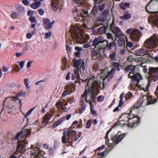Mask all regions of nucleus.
Instances as JSON below:
<instances>
[{
    "instance_id": "obj_1",
    "label": "nucleus",
    "mask_w": 158,
    "mask_h": 158,
    "mask_svg": "<svg viewBox=\"0 0 158 158\" xmlns=\"http://www.w3.org/2000/svg\"><path fill=\"white\" fill-rule=\"evenodd\" d=\"M143 45L145 48H140L135 50L136 55L143 56L150 52L154 51L156 52V50H158L157 47L158 46V35L153 34L152 36L145 41Z\"/></svg>"
},
{
    "instance_id": "obj_2",
    "label": "nucleus",
    "mask_w": 158,
    "mask_h": 158,
    "mask_svg": "<svg viewBox=\"0 0 158 158\" xmlns=\"http://www.w3.org/2000/svg\"><path fill=\"white\" fill-rule=\"evenodd\" d=\"M136 69L135 66L130 64L124 68V70L126 72L131 70L128 75V77L129 78L131 79V83L136 81V86L139 88H141V85L139 83L140 81L143 80V78L141 74L138 71H136Z\"/></svg>"
},
{
    "instance_id": "obj_3",
    "label": "nucleus",
    "mask_w": 158,
    "mask_h": 158,
    "mask_svg": "<svg viewBox=\"0 0 158 158\" xmlns=\"http://www.w3.org/2000/svg\"><path fill=\"white\" fill-rule=\"evenodd\" d=\"M101 84L102 81H101L96 79L94 80L91 86L89 87L88 91V93L91 94V99L88 100L86 98L85 101L89 103V105L90 102L91 103H96V97L100 93V91L99 89L101 88Z\"/></svg>"
},
{
    "instance_id": "obj_4",
    "label": "nucleus",
    "mask_w": 158,
    "mask_h": 158,
    "mask_svg": "<svg viewBox=\"0 0 158 158\" xmlns=\"http://www.w3.org/2000/svg\"><path fill=\"white\" fill-rule=\"evenodd\" d=\"M148 70V73L149 76L148 80L149 82L146 86V89L145 90L144 88H143V89L144 91H146L148 89L150 85V79H152L154 81H156L158 80V67H150Z\"/></svg>"
},
{
    "instance_id": "obj_5",
    "label": "nucleus",
    "mask_w": 158,
    "mask_h": 158,
    "mask_svg": "<svg viewBox=\"0 0 158 158\" xmlns=\"http://www.w3.org/2000/svg\"><path fill=\"white\" fill-rule=\"evenodd\" d=\"M153 0H151L148 4L146 6L145 9L146 11L148 13L151 14L150 16V19L148 20L149 22L152 24L153 27L158 26V11H150L148 10L147 9V7L151 3Z\"/></svg>"
},
{
    "instance_id": "obj_6",
    "label": "nucleus",
    "mask_w": 158,
    "mask_h": 158,
    "mask_svg": "<svg viewBox=\"0 0 158 158\" xmlns=\"http://www.w3.org/2000/svg\"><path fill=\"white\" fill-rule=\"evenodd\" d=\"M155 94L156 96V99H155L154 97L151 95L143 96V97L142 103H144L146 105H148L151 104H153L156 102L157 98H158V85L156 86V90L155 92Z\"/></svg>"
},
{
    "instance_id": "obj_7",
    "label": "nucleus",
    "mask_w": 158,
    "mask_h": 158,
    "mask_svg": "<svg viewBox=\"0 0 158 158\" xmlns=\"http://www.w3.org/2000/svg\"><path fill=\"white\" fill-rule=\"evenodd\" d=\"M17 145L14 154L19 155V157L22 156L24 153L23 149L25 147L26 142L22 140H18L17 142Z\"/></svg>"
},
{
    "instance_id": "obj_8",
    "label": "nucleus",
    "mask_w": 158,
    "mask_h": 158,
    "mask_svg": "<svg viewBox=\"0 0 158 158\" xmlns=\"http://www.w3.org/2000/svg\"><path fill=\"white\" fill-rule=\"evenodd\" d=\"M106 41V44L104 46H101L100 47V49H102L104 50H106L108 51H110L112 49L114 50H116L117 46L114 40L111 41L110 42L109 41L105 40Z\"/></svg>"
},
{
    "instance_id": "obj_9",
    "label": "nucleus",
    "mask_w": 158,
    "mask_h": 158,
    "mask_svg": "<svg viewBox=\"0 0 158 158\" xmlns=\"http://www.w3.org/2000/svg\"><path fill=\"white\" fill-rule=\"evenodd\" d=\"M115 25L114 21V19H113L111 24L109 27V30L112 31L115 35V36L117 37L122 36V32L120 29L118 27H115L114 29L113 28V27Z\"/></svg>"
},
{
    "instance_id": "obj_10",
    "label": "nucleus",
    "mask_w": 158,
    "mask_h": 158,
    "mask_svg": "<svg viewBox=\"0 0 158 158\" xmlns=\"http://www.w3.org/2000/svg\"><path fill=\"white\" fill-rule=\"evenodd\" d=\"M131 120L127 121L128 127H136L138 126L140 122V118L139 117L135 116L132 117Z\"/></svg>"
},
{
    "instance_id": "obj_11",
    "label": "nucleus",
    "mask_w": 158,
    "mask_h": 158,
    "mask_svg": "<svg viewBox=\"0 0 158 158\" xmlns=\"http://www.w3.org/2000/svg\"><path fill=\"white\" fill-rule=\"evenodd\" d=\"M105 41H106L105 40L104 38L102 36H99L98 37H96L93 40H92V46L95 47V48L98 46L99 47L100 46H101L100 45V44L103 43Z\"/></svg>"
},
{
    "instance_id": "obj_12",
    "label": "nucleus",
    "mask_w": 158,
    "mask_h": 158,
    "mask_svg": "<svg viewBox=\"0 0 158 158\" xmlns=\"http://www.w3.org/2000/svg\"><path fill=\"white\" fill-rule=\"evenodd\" d=\"M125 136V134L122 133L120 135L117 134L115 136L112 137L111 139L113 141L114 143L117 144L123 139Z\"/></svg>"
},
{
    "instance_id": "obj_13",
    "label": "nucleus",
    "mask_w": 158,
    "mask_h": 158,
    "mask_svg": "<svg viewBox=\"0 0 158 158\" xmlns=\"http://www.w3.org/2000/svg\"><path fill=\"white\" fill-rule=\"evenodd\" d=\"M77 30L76 27L74 26L72 27L70 30V32L71 33V37L72 39L75 41H79L81 39V37L77 33Z\"/></svg>"
},
{
    "instance_id": "obj_14",
    "label": "nucleus",
    "mask_w": 158,
    "mask_h": 158,
    "mask_svg": "<svg viewBox=\"0 0 158 158\" xmlns=\"http://www.w3.org/2000/svg\"><path fill=\"white\" fill-rule=\"evenodd\" d=\"M44 23L43 26L44 28L46 30H49L52 27V25L55 23L53 21L50 23V20L48 18H44L43 19Z\"/></svg>"
},
{
    "instance_id": "obj_15",
    "label": "nucleus",
    "mask_w": 158,
    "mask_h": 158,
    "mask_svg": "<svg viewBox=\"0 0 158 158\" xmlns=\"http://www.w3.org/2000/svg\"><path fill=\"white\" fill-rule=\"evenodd\" d=\"M140 32L138 29H134L131 32L130 35L131 38L135 41H137L140 37Z\"/></svg>"
},
{
    "instance_id": "obj_16",
    "label": "nucleus",
    "mask_w": 158,
    "mask_h": 158,
    "mask_svg": "<svg viewBox=\"0 0 158 158\" xmlns=\"http://www.w3.org/2000/svg\"><path fill=\"white\" fill-rule=\"evenodd\" d=\"M53 116V115L49 113H47L43 118L42 126L44 127L48 124L49 121Z\"/></svg>"
},
{
    "instance_id": "obj_17",
    "label": "nucleus",
    "mask_w": 158,
    "mask_h": 158,
    "mask_svg": "<svg viewBox=\"0 0 158 158\" xmlns=\"http://www.w3.org/2000/svg\"><path fill=\"white\" fill-rule=\"evenodd\" d=\"M101 46H100L98 48V49L96 50H95V48H94L91 51V56H92V58L93 59L96 60L98 59L100 56V50L102 49H100V47Z\"/></svg>"
},
{
    "instance_id": "obj_18",
    "label": "nucleus",
    "mask_w": 158,
    "mask_h": 158,
    "mask_svg": "<svg viewBox=\"0 0 158 158\" xmlns=\"http://www.w3.org/2000/svg\"><path fill=\"white\" fill-rule=\"evenodd\" d=\"M115 71L116 70L114 68H112L109 72H108L107 75L102 78L103 80H104L106 78L110 79L112 78L114 76Z\"/></svg>"
},
{
    "instance_id": "obj_19",
    "label": "nucleus",
    "mask_w": 158,
    "mask_h": 158,
    "mask_svg": "<svg viewBox=\"0 0 158 158\" xmlns=\"http://www.w3.org/2000/svg\"><path fill=\"white\" fill-rule=\"evenodd\" d=\"M122 39H120L118 41V46L122 47L123 45L124 46L125 42L127 40V38L125 35H122Z\"/></svg>"
},
{
    "instance_id": "obj_20",
    "label": "nucleus",
    "mask_w": 158,
    "mask_h": 158,
    "mask_svg": "<svg viewBox=\"0 0 158 158\" xmlns=\"http://www.w3.org/2000/svg\"><path fill=\"white\" fill-rule=\"evenodd\" d=\"M60 5L57 1L56 0L53 1L51 4L52 9L54 11H57L60 7Z\"/></svg>"
},
{
    "instance_id": "obj_21",
    "label": "nucleus",
    "mask_w": 158,
    "mask_h": 158,
    "mask_svg": "<svg viewBox=\"0 0 158 158\" xmlns=\"http://www.w3.org/2000/svg\"><path fill=\"white\" fill-rule=\"evenodd\" d=\"M84 62V60L81 59L76 60L73 63V66L76 69H79V65H81Z\"/></svg>"
},
{
    "instance_id": "obj_22",
    "label": "nucleus",
    "mask_w": 158,
    "mask_h": 158,
    "mask_svg": "<svg viewBox=\"0 0 158 158\" xmlns=\"http://www.w3.org/2000/svg\"><path fill=\"white\" fill-rule=\"evenodd\" d=\"M76 134V132L73 130H70L68 131L67 133L68 135L67 140L68 141H69V140L72 139Z\"/></svg>"
},
{
    "instance_id": "obj_23",
    "label": "nucleus",
    "mask_w": 158,
    "mask_h": 158,
    "mask_svg": "<svg viewBox=\"0 0 158 158\" xmlns=\"http://www.w3.org/2000/svg\"><path fill=\"white\" fill-rule=\"evenodd\" d=\"M21 130H23V133L24 137H25L26 138L30 136L31 132L30 129L25 128V127H23L22 128Z\"/></svg>"
},
{
    "instance_id": "obj_24",
    "label": "nucleus",
    "mask_w": 158,
    "mask_h": 158,
    "mask_svg": "<svg viewBox=\"0 0 158 158\" xmlns=\"http://www.w3.org/2000/svg\"><path fill=\"white\" fill-rule=\"evenodd\" d=\"M66 117L63 116L59 119L57 121L54 123L52 125V127L53 128H55L60 124L65 119Z\"/></svg>"
},
{
    "instance_id": "obj_25",
    "label": "nucleus",
    "mask_w": 158,
    "mask_h": 158,
    "mask_svg": "<svg viewBox=\"0 0 158 158\" xmlns=\"http://www.w3.org/2000/svg\"><path fill=\"white\" fill-rule=\"evenodd\" d=\"M66 117L63 116L59 119L57 121L54 123L52 125V127L53 128H55L60 124L65 119Z\"/></svg>"
},
{
    "instance_id": "obj_26",
    "label": "nucleus",
    "mask_w": 158,
    "mask_h": 158,
    "mask_svg": "<svg viewBox=\"0 0 158 158\" xmlns=\"http://www.w3.org/2000/svg\"><path fill=\"white\" fill-rule=\"evenodd\" d=\"M41 2L40 1H38L35 0L33 3L31 4L30 6L33 9H36L38 8Z\"/></svg>"
},
{
    "instance_id": "obj_27",
    "label": "nucleus",
    "mask_w": 158,
    "mask_h": 158,
    "mask_svg": "<svg viewBox=\"0 0 158 158\" xmlns=\"http://www.w3.org/2000/svg\"><path fill=\"white\" fill-rule=\"evenodd\" d=\"M131 17L128 11H125L124 12L123 16H121L120 17L119 19H127Z\"/></svg>"
},
{
    "instance_id": "obj_28",
    "label": "nucleus",
    "mask_w": 158,
    "mask_h": 158,
    "mask_svg": "<svg viewBox=\"0 0 158 158\" xmlns=\"http://www.w3.org/2000/svg\"><path fill=\"white\" fill-rule=\"evenodd\" d=\"M23 133V130H21L16 134L15 138V139H22L23 137H24Z\"/></svg>"
},
{
    "instance_id": "obj_29",
    "label": "nucleus",
    "mask_w": 158,
    "mask_h": 158,
    "mask_svg": "<svg viewBox=\"0 0 158 158\" xmlns=\"http://www.w3.org/2000/svg\"><path fill=\"white\" fill-rule=\"evenodd\" d=\"M61 60L62 64V65L61 68L62 69L64 70L66 69L67 67V60L66 58L64 57Z\"/></svg>"
},
{
    "instance_id": "obj_30",
    "label": "nucleus",
    "mask_w": 158,
    "mask_h": 158,
    "mask_svg": "<svg viewBox=\"0 0 158 158\" xmlns=\"http://www.w3.org/2000/svg\"><path fill=\"white\" fill-rule=\"evenodd\" d=\"M130 4L129 3L125 2L124 3H122L120 4V7L121 9L123 10H125L126 8L130 7Z\"/></svg>"
},
{
    "instance_id": "obj_31",
    "label": "nucleus",
    "mask_w": 158,
    "mask_h": 158,
    "mask_svg": "<svg viewBox=\"0 0 158 158\" xmlns=\"http://www.w3.org/2000/svg\"><path fill=\"white\" fill-rule=\"evenodd\" d=\"M16 9L19 13H23L24 12V7L19 5H18L16 6Z\"/></svg>"
},
{
    "instance_id": "obj_32",
    "label": "nucleus",
    "mask_w": 158,
    "mask_h": 158,
    "mask_svg": "<svg viewBox=\"0 0 158 158\" xmlns=\"http://www.w3.org/2000/svg\"><path fill=\"white\" fill-rule=\"evenodd\" d=\"M111 65L112 67L116 68L118 71H119L120 70V65L118 63L112 62L111 63Z\"/></svg>"
},
{
    "instance_id": "obj_33",
    "label": "nucleus",
    "mask_w": 158,
    "mask_h": 158,
    "mask_svg": "<svg viewBox=\"0 0 158 158\" xmlns=\"http://www.w3.org/2000/svg\"><path fill=\"white\" fill-rule=\"evenodd\" d=\"M109 13V10H105L102 12L100 15V16L103 19L106 18L107 15Z\"/></svg>"
},
{
    "instance_id": "obj_34",
    "label": "nucleus",
    "mask_w": 158,
    "mask_h": 158,
    "mask_svg": "<svg viewBox=\"0 0 158 158\" xmlns=\"http://www.w3.org/2000/svg\"><path fill=\"white\" fill-rule=\"evenodd\" d=\"M23 50L21 51V52L27 51L29 45L28 42H25L23 44Z\"/></svg>"
},
{
    "instance_id": "obj_35",
    "label": "nucleus",
    "mask_w": 158,
    "mask_h": 158,
    "mask_svg": "<svg viewBox=\"0 0 158 158\" xmlns=\"http://www.w3.org/2000/svg\"><path fill=\"white\" fill-rule=\"evenodd\" d=\"M94 105H93V103L91 102L90 103V108L91 114H92L96 115V111L94 110Z\"/></svg>"
},
{
    "instance_id": "obj_36",
    "label": "nucleus",
    "mask_w": 158,
    "mask_h": 158,
    "mask_svg": "<svg viewBox=\"0 0 158 158\" xmlns=\"http://www.w3.org/2000/svg\"><path fill=\"white\" fill-rule=\"evenodd\" d=\"M81 134L80 133H79L77 135H76L75 137V138L74 139H72L71 142H70L69 141H68V143H69L70 144V143H73V142H76L77 141L78 139L81 136Z\"/></svg>"
},
{
    "instance_id": "obj_37",
    "label": "nucleus",
    "mask_w": 158,
    "mask_h": 158,
    "mask_svg": "<svg viewBox=\"0 0 158 158\" xmlns=\"http://www.w3.org/2000/svg\"><path fill=\"white\" fill-rule=\"evenodd\" d=\"M107 29V28L106 27H102L98 29V31L99 33H105L106 30Z\"/></svg>"
},
{
    "instance_id": "obj_38",
    "label": "nucleus",
    "mask_w": 158,
    "mask_h": 158,
    "mask_svg": "<svg viewBox=\"0 0 158 158\" xmlns=\"http://www.w3.org/2000/svg\"><path fill=\"white\" fill-rule=\"evenodd\" d=\"M142 104H144V103H142V102H137L135 104H134V105L133 107H132L131 110H133L134 109L136 108H138L139 107H140L141 105H142Z\"/></svg>"
},
{
    "instance_id": "obj_39",
    "label": "nucleus",
    "mask_w": 158,
    "mask_h": 158,
    "mask_svg": "<svg viewBox=\"0 0 158 158\" xmlns=\"http://www.w3.org/2000/svg\"><path fill=\"white\" fill-rule=\"evenodd\" d=\"M116 50H114L112 53H110L109 55V58L111 59V60H114L115 59Z\"/></svg>"
},
{
    "instance_id": "obj_40",
    "label": "nucleus",
    "mask_w": 158,
    "mask_h": 158,
    "mask_svg": "<svg viewBox=\"0 0 158 158\" xmlns=\"http://www.w3.org/2000/svg\"><path fill=\"white\" fill-rule=\"evenodd\" d=\"M98 12L97 7L95 5H94L91 11V13L93 15H94L97 13Z\"/></svg>"
},
{
    "instance_id": "obj_41",
    "label": "nucleus",
    "mask_w": 158,
    "mask_h": 158,
    "mask_svg": "<svg viewBox=\"0 0 158 158\" xmlns=\"http://www.w3.org/2000/svg\"><path fill=\"white\" fill-rule=\"evenodd\" d=\"M79 69H75L73 70V74L74 76L76 77V78H79L80 77V74L79 72Z\"/></svg>"
},
{
    "instance_id": "obj_42",
    "label": "nucleus",
    "mask_w": 158,
    "mask_h": 158,
    "mask_svg": "<svg viewBox=\"0 0 158 158\" xmlns=\"http://www.w3.org/2000/svg\"><path fill=\"white\" fill-rule=\"evenodd\" d=\"M92 40H90L89 41V42L88 44L84 45V47L85 48H87L89 47H90L92 46H92Z\"/></svg>"
},
{
    "instance_id": "obj_43",
    "label": "nucleus",
    "mask_w": 158,
    "mask_h": 158,
    "mask_svg": "<svg viewBox=\"0 0 158 158\" xmlns=\"http://www.w3.org/2000/svg\"><path fill=\"white\" fill-rule=\"evenodd\" d=\"M31 27L33 29V30L31 31V33L33 35H34L35 33V23H31Z\"/></svg>"
},
{
    "instance_id": "obj_44",
    "label": "nucleus",
    "mask_w": 158,
    "mask_h": 158,
    "mask_svg": "<svg viewBox=\"0 0 158 158\" xmlns=\"http://www.w3.org/2000/svg\"><path fill=\"white\" fill-rule=\"evenodd\" d=\"M36 107L35 106L31 108L26 113V114L24 115V117H27L33 111V110L35 109Z\"/></svg>"
},
{
    "instance_id": "obj_45",
    "label": "nucleus",
    "mask_w": 158,
    "mask_h": 158,
    "mask_svg": "<svg viewBox=\"0 0 158 158\" xmlns=\"http://www.w3.org/2000/svg\"><path fill=\"white\" fill-rule=\"evenodd\" d=\"M36 107L35 106L31 108L26 113V114L24 115V117H27L33 111V110L35 109Z\"/></svg>"
},
{
    "instance_id": "obj_46",
    "label": "nucleus",
    "mask_w": 158,
    "mask_h": 158,
    "mask_svg": "<svg viewBox=\"0 0 158 158\" xmlns=\"http://www.w3.org/2000/svg\"><path fill=\"white\" fill-rule=\"evenodd\" d=\"M36 107L35 106L31 108L26 113V114L24 115V117H27L33 111V110L35 109Z\"/></svg>"
},
{
    "instance_id": "obj_47",
    "label": "nucleus",
    "mask_w": 158,
    "mask_h": 158,
    "mask_svg": "<svg viewBox=\"0 0 158 158\" xmlns=\"http://www.w3.org/2000/svg\"><path fill=\"white\" fill-rule=\"evenodd\" d=\"M132 110H131L130 111L129 114H124V115H126V116H127V118L128 119V121L129 120L130 121H131V119H132V118H131L132 117H134V115H131V114L132 113Z\"/></svg>"
},
{
    "instance_id": "obj_48",
    "label": "nucleus",
    "mask_w": 158,
    "mask_h": 158,
    "mask_svg": "<svg viewBox=\"0 0 158 158\" xmlns=\"http://www.w3.org/2000/svg\"><path fill=\"white\" fill-rule=\"evenodd\" d=\"M132 94L130 92H129L125 96V98L126 99L128 100L130 99L132 97Z\"/></svg>"
},
{
    "instance_id": "obj_49",
    "label": "nucleus",
    "mask_w": 158,
    "mask_h": 158,
    "mask_svg": "<svg viewBox=\"0 0 158 158\" xmlns=\"http://www.w3.org/2000/svg\"><path fill=\"white\" fill-rule=\"evenodd\" d=\"M63 135L62 137V142L64 143H66V132L64 131L63 133Z\"/></svg>"
},
{
    "instance_id": "obj_50",
    "label": "nucleus",
    "mask_w": 158,
    "mask_h": 158,
    "mask_svg": "<svg viewBox=\"0 0 158 158\" xmlns=\"http://www.w3.org/2000/svg\"><path fill=\"white\" fill-rule=\"evenodd\" d=\"M107 38L108 39L111 40V41L114 40L112 34L110 33H106Z\"/></svg>"
},
{
    "instance_id": "obj_51",
    "label": "nucleus",
    "mask_w": 158,
    "mask_h": 158,
    "mask_svg": "<svg viewBox=\"0 0 158 158\" xmlns=\"http://www.w3.org/2000/svg\"><path fill=\"white\" fill-rule=\"evenodd\" d=\"M105 6V4L103 3L100 4L98 6V9L99 11H102L104 9Z\"/></svg>"
},
{
    "instance_id": "obj_52",
    "label": "nucleus",
    "mask_w": 158,
    "mask_h": 158,
    "mask_svg": "<svg viewBox=\"0 0 158 158\" xmlns=\"http://www.w3.org/2000/svg\"><path fill=\"white\" fill-rule=\"evenodd\" d=\"M104 99V97L103 95L99 96L97 98V100L99 102H102Z\"/></svg>"
},
{
    "instance_id": "obj_53",
    "label": "nucleus",
    "mask_w": 158,
    "mask_h": 158,
    "mask_svg": "<svg viewBox=\"0 0 158 158\" xmlns=\"http://www.w3.org/2000/svg\"><path fill=\"white\" fill-rule=\"evenodd\" d=\"M88 93H89L88 91V89H85V90L84 93L82 95V97L83 98H85V100H86V98L87 99Z\"/></svg>"
},
{
    "instance_id": "obj_54",
    "label": "nucleus",
    "mask_w": 158,
    "mask_h": 158,
    "mask_svg": "<svg viewBox=\"0 0 158 158\" xmlns=\"http://www.w3.org/2000/svg\"><path fill=\"white\" fill-rule=\"evenodd\" d=\"M82 37L83 39V41L84 42H87L89 38V36L88 35H85L84 36H82Z\"/></svg>"
},
{
    "instance_id": "obj_55",
    "label": "nucleus",
    "mask_w": 158,
    "mask_h": 158,
    "mask_svg": "<svg viewBox=\"0 0 158 158\" xmlns=\"http://www.w3.org/2000/svg\"><path fill=\"white\" fill-rule=\"evenodd\" d=\"M28 79L27 78H25L24 79V83L25 85V86L27 87V89L30 88V87L28 85Z\"/></svg>"
},
{
    "instance_id": "obj_56",
    "label": "nucleus",
    "mask_w": 158,
    "mask_h": 158,
    "mask_svg": "<svg viewBox=\"0 0 158 158\" xmlns=\"http://www.w3.org/2000/svg\"><path fill=\"white\" fill-rule=\"evenodd\" d=\"M47 81V79L45 78L44 79H42L40 81H39L35 83V85H37L39 84V83L42 82H45Z\"/></svg>"
},
{
    "instance_id": "obj_57",
    "label": "nucleus",
    "mask_w": 158,
    "mask_h": 158,
    "mask_svg": "<svg viewBox=\"0 0 158 158\" xmlns=\"http://www.w3.org/2000/svg\"><path fill=\"white\" fill-rule=\"evenodd\" d=\"M29 20L32 22V23H35L36 24V20L35 18L33 16H31L29 18Z\"/></svg>"
},
{
    "instance_id": "obj_58",
    "label": "nucleus",
    "mask_w": 158,
    "mask_h": 158,
    "mask_svg": "<svg viewBox=\"0 0 158 158\" xmlns=\"http://www.w3.org/2000/svg\"><path fill=\"white\" fill-rule=\"evenodd\" d=\"M91 124V120H89L87 121L85 125L86 128H89Z\"/></svg>"
},
{
    "instance_id": "obj_59",
    "label": "nucleus",
    "mask_w": 158,
    "mask_h": 158,
    "mask_svg": "<svg viewBox=\"0 0 158 158\" xmlns=\"http://www.w3.org/2000/svg\"><path fill=\"white\" fill-rule=\"evenodd\" d=\"M25 62V60H23L20 62H19V64L21 69H22L24 67V64Z\"/></svg>"
},
{
    "instance_id": "obj_60",
    "label": "nucleus",
    "mask_w": 158,
    "mask_h": 158,
    "mask_svg": "<svg viewBox=\"0 0 158 158\" xmlns=\"http://www.w3.org/2000/svg\"><path fill=\"white\" fill-rule=\"evenodd\" d=\"M52 34V32L50 31H49L47 32L45 34V39H47L48 37H50Z\"/></svg>"
},
{
    "instance_id": "obj_61",
    "label": "nucleus",
    "mask_w": 158,
    "mask_h": 158,
    "mask_svg": "<svg viewBox=\"0 0 158 158\" xmlns=\"http://www.w3.org/2000/svg\"><path fill=\"white\" fill-rule=\"evenodd\" d=\"M112 128H111L110 129H109V130L107 131V132L106 134L105 135V138L106 139V140H107L108 141V142L109 141V139L108 138V135L110 132L111 131Z\"/></svg>"
},
{
    "instance_id": "obj_62",
    "label": "nucleus",
    "mask_w": 158,
    "mask_h": 158,
    "mask_svg": "<svg viewBox=\"0 0 158 158\" xmlns=\"http://www.w3.org/2000/svg\"><path fill=\"white\" fill-rule=\"evenodd\" d=\"M126 45L127 47H129L130 48H131L133 46V44L132 43L127 41L126 43Z\"/></svg>"
},
{
    "instance_id": "obj_63",
    "label": "nucleus",
    "mask_w": 158,
    "mask_h": 158,
    "mask_svg": "<svg viewBox=\"0 0 158 158\" xmlns=\"http://www.w3.org/2000/svg\"><path fill=\"white\" fill-rule=\"evenodd\" d=\"M86 106L85 105L82 106L81 108L79 109V112L80 114L82 113L85 110Z\"/></svg>"
},
{
    "instance_id": "obj_64",
    "label": "nucleus",
    "mask_w": 158,
    "mask_h": 158,
    "mask_svg": "<svg viewBox=\"0 0 158 158\" xmlns=\"http://www.w3.org/2000/svg\"><path fill=\"white\" fill-rule=\"evenodd\" d=\"M22 3L25 6H29L30 3L27 0H22Z\"/></svg>"
}]
</instances>
